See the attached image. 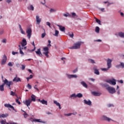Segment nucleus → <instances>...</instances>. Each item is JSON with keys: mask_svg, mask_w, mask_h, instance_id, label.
I'll return each mask as SVG.
<instances>
[{"mask_svg": "<svg viewBox=\"0 0 124 124\" xmlns=\"http://www.w3.org/2000/svg\"><path fill=\"white\" fill-rule=\"evenodd\" d=\"M77 97L81 98V97H83V94L81 93H78V94H77Z\"/></svg>", "mask_w": 124, "mask_h": 124, "instance_id": "29", "label": "nucleus"}, {"mask_svg": "<svg viewBox=\"0 0 124 124\" xmlns=\"http://www.w3.org/2000/svg\"><path fill=\"white\" fill-rule=\"evenodd\" d=\"M120 65H121V67L122 68H124V63L123 62H120Z\"/></svg>", "mask_w": 124, "mask_h": 124, "instance_id": "46", "label": "nucleus"}, {"mask_svg": "<svg viewBox=\"0 0 124 124\" xmlns=\"http://www.w3.org/2000/svg\"><path fill=\"white\" fill-rule=\"evenodd\" d=\"M23 112H24V118H28L29 114H28V113H27V112H26V111H23Z\"/></svg>", "mask_w": 124, "mask_h": 124, "instance_id": "34", "label": "nucleus"}, {"mask_svg": "<svg viewBox=\"0 0 124 124\" xmlns=\"http://www.w3.org/2000/svg\"><path fill=\"white\" fill-rule=\"evenodd\" d=\"M23 103L27 106V107H29L31 105V99L29 98L28 100H26L25 101H23Z\"/></svg>", "mask_w": 124, "mask_h": 124, "instance_id": "5", "label": "nucleus"}, {"mask_svg": "<svg viewBox=\"0 0 124 124\" xmlns=\"http://www.w3.org/2000/svg\"><path fill=\"white\" fill-rule=\"evenodd\" d=\"M92 93L93 95H94V96H100V94H101V93L95 92H92Z\"/></svg>", "mask_w": 124, "mask_h": 124, "instance_id": "17", "label": "nucleus"}, {"mask_svg": "<svg viewBox=\"0 0 124 124\" xmlns=\"http://www.w3.org/2000/svg\"><path fill=\"white\" fill-rule=\"evenodd\" d=\"M4 33V29L0 30V35H2Z\"/></svg>", "mask_w": 124, "mask_h": 124, "instance_id": "33", "label": "nucleus"}, {"mask_svg": "<svg viewBox=\"0 0 124 124\" xmlns=\"http://www.w3.org/2000/svg\"><path fill=\"white\" fill-rule=\"evenodd\" d=\"M21 44L22 46H26V45H27V40L26 39H23L22 42L21 43Z\"/></svg>", "mask_w": 124, "mask_h": 124, "instance_id": "18", "label": "nucleus"}, {"mask_svg": "<svg viewBox=\"0 0 124 124\" xmlns=\"http://www.w3.org/2000/svg\"><path fill=\"white\" fill-rule=\"evenodd\" d=\"M6 1L8 3H10V2H11V1H12V0H6Z\"/></svg>", "mask_w": 124, "mask_h": 124, "instance_id": "56", "label": "nucleus"}, {"mask_svg": "<svg viewBox=\"0 0 124 124\" xmlns=\"http://www.w3.org/2000/svg\"><path fill=\"white\" fill-rule=\"evenodd\" d=\"M54 104H56L57 106L59 107V109H62V107H61V104L60 103L58 102L57 101H54Z\"/></svg>", "mask_w": 124, "mask_h": 124, "instance_id": "20", "label": "nucleus"}, {"mask_svg": "<svg viewBox=\"0 0 124 124\" xmlns=\"http://www.w3.org/2000/svg\"><path fill=\"white\" fill-rule=\"evenodd\" d=\"M121 64H119V65H117L116 66V67H117V68H120V67H121Z\"/></svg>", "mask_w": 124, "mask_h": 124, "instance_id": "60", "label": "nucleus"}, {"mask_svg": "<svg viewBox=\"0 0 124 124\" xmlns=\"http://www.w3.org/2000/svg\"><path fill=\"white\" fill-rule=\"evenodd\" d=\"M43 54L44 55H45L46 58H48L49 57V55H48L49 54V52H43Z\"/></svg>", "mask_w": 124, "mask_h": 124, "instance_id": "37", "label": "nucleus"}, {"mask_svg": "<svg viewBox=\"0 0 124 124\" xmlns=\"http://www.w3.org/2000/svg\"><path fill=\"white\" fill-rule=\"evenodd\" d=\"M112 60L108 59L107 60V66L108 68H102L101 70L102 71H107L109 69V68H111L112 66Z\"/></svg>", "mask_w": 124, "mask_h": 124, "instance_id": "2", "label": "nucleus"}, {"mask_svg": "<svg viewBox=\"0 0 124 124\" xmlns=\"http://www.w3.org/2000/svg\"><path fill=\"white\" fill-rule=\"evenodd\" d=\"M19 30L21 33H22V34H25L26 32L24 31L23 30V29H22V26H21V25L20 24H19Z\"/></svg>", "mask_w": 124, "mask_h": 124, "instance_id": "22", "label": "nucleus"}, {"mask_svg": "<svg viewBox=\"0 0 124 124\" xmlns=\"http://www.w3.org/2000/svg\"><path fill=\"white\" fill-rule=\"evenodd\" d=\"M99 10L102 12H105V8H99Z\"/></svg>", "mask_w": 124, "mask_h": 124, "instance_id": "43", "label": "nucleus"}, {"mask_svg": "<svg viewBox=\"0 0 124 124\" xmlns=\"http://www.w3.org/2000/svg\"><path fill=\"white\" fill-rule=\"evenodd\" d=\"M89 62L91 63H95V62H94V61L93 59H89Z\"/></svg>", "mask_w": 124, "mask_h": 124, "instance_id": "40", "label": "nucleus"}, {"mask_svg": "<svg viewBox=\"0 0 124 124\" xmlns=\"http://www.w3.org/2000/svg\"><path fill=\"white\" fill-rule=\"evenodd\" d=\"M70 97H71V98H72V97H75V98H76V97H77V96L76 94L74 93V94H72V95H71Z\"/></svg>", "mask_w": 124, "mask_h": 124, "instance_id": "39", "label": "nucleus"}, {"mask_svg": "<svg viewBox=\"0 0 124 124\" xmlns=\"http://www.w3.org/2000/svg\"><path fill=\"white\" fill-rule=\"evenodd\" d=\"M7 61V57L6 56L4 55L3 59L1 60V64L3 65V64H5L6 63V62Z\"/></svg>", "mask_w": 124, "mask_h": 124, "instance_id": "8", "label": "nucleus"}, {"mask_svg": "<svg viewBox=\"0 0 124 124\" xmlns=\"http://www.w3.org/2000/svg\"><path fill=\"white\" fill-rule=\"evenodd\" d=\"M3 82L4 83L0 86V91H1V92H3V91H4L5 85L7 86L9 90H12V89H11V85H13V82L12 81H8V80L6 78Z\"/></svg>", "mask_w": 124, "mask_h": 124, "instance_id": "1", "label": "nucleus"}, {"mask_svg": "<svg viewBox=\"0 0 124 124\" xmlns=\"http://www.w3.org/2000/svg\"><path fill=\"white\" fill-rule=\"evenodd\" d=\"M93 70L94 71V74H96V75H99V71L96 68V67H94L93 68Z\"/></svg>", "mask_w": 124, "mask_h": 124, "instance_id": "19", "label": "nucleus"}, {"mask_svg": "<svg viewBox=\"0 0 124 124\" xmlns=\"http://www.w3.org/2000/svg\"><path fill=\"white\" fill-rule=\"evenodd\" d=\"M16 103H18V104L19 105H20L21 104V102L19 101V100H18V99H16Z\"/></svg>", "mask_w": 124, "mask_h": 124, "instance_id": "44", "label": "nucleus"}, {"mask_svg": "<svg viewBox=\"0 0 124 124\" xmlns=\"http://www.w3.org/2000/svg\"><path fill=\"white\" fill-rule=\"evenodd\" d=\"M46 25H47V26H48L49 28H50V29L52 28V27H51V23H50V22H47Z\"/></svg>", "mask_w": 124, "mask_h": 124, "instance_id": "42", "label": "nucleus"}, {"mask_svg": "<svg viewBox=\"0 0 124 124\" xmlns=\"http://www.w3.org/2000/svg\"><path fill=\"white\" fill-rule=\"evenodd\" d=\"M25 46H21V47L19 48V53L21 55H22V56H24V55H25V53H24V52H23V50H24V48Z\"/></svg>", "mask_w": 124, "mask_h": 124, "instance_id": "13", "label": "nucleus"}, {"mask_svg": "<svg viewBox=\"0 0 124 124\" xmlns=\"http://www.w3.org/2000/svg\"><path fill=\"white\" fill-rule=\"evenodd\" d=\"M106 82L107 83H109L110 85H113V86H115L116 85V79H113L112 80H106Z\"/></svg>", "mask_w": 124, "mask_h": 124, "instance_id": "7", "label": "nucleus"}, {"mask_svg": "<svg viewBox=\"0 0 124 124\" xmlns=\"http://www.w3.org/2000/svg\"><path fill=\"white\" fill-rule=\"evenodd\" d=\"M106 89L109 93L113 94V93H116V89L113 87L108 86Z\"/></svg>", "mask_w": 124, "mask_h": 124, "instance_id": "4", "label": "nucleus"}, {"mask_svg": "<svg viewBox=\"0 0 124 124\" xmlns=\"http://www.w3.org/2000/svg\"><path fill=\"white\" fill-rule=\"evenodd\" d=\"M13 81L17 83V82H22V80H21V78H20L17 77V75H16L14 79H13Z\"/></svg>", "mask_w": 124, "mask_h": 124, "instance_id": "10", "label": "nucleus"}, {"mask_svg": "<svg viewBox=\"0 0 124 124\" xmlns=\"http://www.w3.org/2000/svg\"><path fill=\"white\" fill-rule=\"evenodd\" d=\"M118 35L120 37H122V38H124V32H119L118 33Z\"/></svg>", "mask_w": 124, "mask_h": 124, "instance_id": "26", "label": "nucleus"}, {"mask_svg": "<svg viewBox=\"0 0 124 124\" xmlns=\"http://www.w3.org/2000/svg\"><path fill=\"white\" fill-rule=\"evenodd\" d=\"M1 124H5L6 123V120H2L0 122Z\"/></svg>", "mask_w": 124, "mask_h": 124, "instance_id": "38", "label": "nucleus"}, {"mask_svg": "<svg viewBox=\"0 0 124 124\" xmlns=\"http://www.w3.org/2000/svg\"><path fill=\"white\" fill-rule=\"evenodd\" d=\"M45 35H46V33H43L42 34V38H44V37H45Z\"/></svg>", "mask_w": 124, "mask_h": 124, "instance_id": "53", "label": "nucleus"}, {"mask_svg": "<svg viewBox=\"0 0 124 124\" xmlns=\"http://www.w3.org/2000/svg\"><path fill=\"white\" fill-rule=\"evenodd\" d=\"M104 120H105L106 121H108V122H110V121H112V122H114L113 120L111 119H110L106 116H103V117Z\"/></svg>", "mask_w": 124, "mask_h": 124, "instance_id": "23", "label": "nucleus"}, {"mask_svg": "<svg viewBox=\"0 0 124 124\" xmlns=\"http://www.w3.org/2000/svg\"><path fill=\"white\" fill-rule=\"evenodd\" d=\"M37 85H35V86L34 87V88L36 90L37 92H39V89H38V88H37Z\"/></svg>", "mask_w": 124, "mask_h": 124, "instance_id": "48", "label": "nucleus"}, {"mask_svg": "<svg viewBox=\"0 0 124 124\" xmlns=\"http://www.w3.org/2000/svg\"><path fill=\"white\" fill-rule=\"evenodd\" d=\"M67 76L69 79H71V78H77L78 76L77 75H67Z\"/></svg>", "mask_w": 124, "mask_h": 124, "instance_id": "12", "label": "nucleus"}, {"mask_svg": "<svg viewBox=\"0 0 124 124\" xmlns=\"http://www.w3.org/2000/svg\"><path fill=\"white\" fill-rule=\"evenodd\" d=\"M95 31L97 33H98L99 32V27H96Z\"/></svg>", "mask_w": 124, "mask_h": 124, "instance_id": "41", "label": "nucleus"}, {"mask_svg": "<svg viewBox=\"0 0 124 124\" xmlns=\"http://www.w3.org/2000/svg\"><path fill=\"white\" fill-rule=\"evenodd\" d=\"M31 102L33 101V102H35V99H36V97H35V95L32 94L31 95Z\"/></svg>", "mask_w": 124, "mask_h": 124, "instance_id": "21", "label": "nucleus"}, {"mask_svg": "<svg viewBox=\"0 0 124 124\" xmlns=\"http://www.w3.org/2000/svg\"><path fill=\"white\" fill-rule=\"evenodd\" d=\"M78 71V68H76L75 70L73 71V73H76Z\"/></svg>", "mask_w": 124, "mask_h": 124, "instance_id": "49", "label": "nucleus"}, {"mask_svg": "<svg viewBox=\"0 0 124 124\" xmlns=\"http://www.w3.org/2000/svg\"><path fill=\"white\" fill-rule=\"evenodd\" d=\"M69 36H70V37H71V38H73V37L74 36V34H73V33H72V34H69Z\"/></svg>", "mask_w": 124, "mask_h": 124, "instance_id": "50", "label": "nucleus"}, {"mask_svg": "<svg viewBox=\"0 0 124 124\" xmlns=\"http://www.w3.org/2000/svg\"><path fill=\"white\" fill-rule=\"evenodd\" d=\"M41 103L42 104H44L45 105H48V103H47V101H45V100H41Z\"/></svg>", "mask_w": 124, "mask_h": 124, "instance_id": "27", "label": "nucleus"}, {"mask_svg": "<svg viewBox=\"0 0 124 124\" xmlns=\"http://www.w3.org/2000/svg\"><path fill=\"white\" fill-rule=\"evenodd\" d=\"M8 116V114H0V118H6V117Z\"/></svg>", "mask_w": 124, "mask_h": 124, "instance_id": "28", "label": "nucleus"}, {"mask_svg": "<svg viewBox=\"0 0 124 124\" xmlns=\"http://www.w3.org/2000/svg\"><path fill=\"white\" fill-rule=\"evenodd\" d=\"M33 77V76H32V75H31L29 77L27 78V81H29V80H30V79H32Z\"/></svg>", "mask_w": 124, "mask_h": 124, "instance_id": "36", "label": "nucleus"}, {"mask_svg": "<svg viewBox=\"0 0 124 124\" xmlns=\"http://www.w3.org/2000/svg\"><path fill=\"white\" fill-rule=\"evenodd\" d=\"M72 16H76V14L75 13H72Z\"/></svg>", "mask_w": 124, "mask_h": 124, "instance_id": "62", "label": "nucleus"}, {"mask_svg": "<svg viewBox=\"0 0 124 124\" xmlns=\"http://www.w3.org/2000/svg\"><path fill=\"white\" fill-rule=\"evenodd\" d=\"M50 13H53V12H56V10L54 9H50Z\"/></svg>", "mask_w": 124, "mask_h": 124, "instance_id": "45", "label": "nucleus"}, {"mask_svg": "<svg viewBox=\"0 0 124 124\" xmlns=\"http://www.w3.org/2000/svg\"><path fill=\"white\" fill-rule=\"evenodd\" d=\"M8 65L9 66H13V64H12V62H9L8 63Z\"/></svg>", "mask_w": 124, "mask_h": 124, "instance_id": "52", "label": "nucleus"}, {"mask_svg": "<svg viewBox=\"0 0 124 124\" xmlns=\"http://www.w3.org/2000/svg\"><path fill=\"white\" fill-rule=\"evenodd\" d=\"M96 23H98V24H99V25H101V24H100L101 22L99 19L96 18Z\"/></svg>", "mask_w": 124, "mask_h": 124, "instance_id": "47", "label": "nucleus"}, {"mask_svg": "<svg viewBox=\"0 0 124 124\" xmlns=\"http://www.w3.org/2000/svg\"><path fill=\"white\" fill-rule=\"evenodd\" d=\"M11 95H12L13 96H17V94L13 92V91H11Z\"/></svg>", "mask_w": 124, "mask_h": 124, "instance_id": "35", "label": "nucleus"}, {"mask_svg": "<svg viewBox=\"0 0 124 124\" xmlns=\"http://www.w3.org/2000/svg\"><path fill=\"white\" fill-rule=\"evenodd\" d=\"M43 50L45 51V52H49V48H48V47H44L43 48Z\"/></svg>", "mask_w": 124, "mask_h": 124, "instance_id": "32", "label": "nucleus"}, {"mask_svg": "<svg viewBox=\"0 0 124 124\" xmlns=\"http://www.w3.org/2000/svg\"><path fill=\"white\" fill-rule=\"evenodd\" d=\"M28 71L30 72V73H32V71L31 69H29Z\"/></svg>", "mask_w": 124, "mask_h": 124, "instance_id": "64", "label": "nucleus"}, {"mask_svg": "<svg viewBox=\"0 0 124 124\" xmlns=\"http://www.w3.org/2000/svg\"><path fill=\"white\" fill-rule=\"evenodd\" d=\"M63 16H70V15H69V14L66 13V14H64Z\"/></svg>", "mask_w": 124, "mask_h": 124, "instance_id": "57", "label": "nucleus"}, {"mask_svg": "<svg viewBox=\"0 0 124 124\" xmlns=\"http://www.w3.org/2000/svg\"><path fill=\"white\" fill-rule=\"evenodd\" d=\"M26 33H27V36H28V38L30 39L31 38V28H29L26 31Z\"/></svg>", "mask_w": 124, "mask_h": 124, "instance_id": "6", "label": "nucleus"}, {"mask_svg": "<svg viewBox=\"0 0 124 124\" xmlns=\"http://www.w3.org/2000/svg\"><path fill=\"white\" fill-rule=\"evenodd\" d=\"M41 49L40 48H38L37 49V51H35V53L36 54L38 55L39 56V57H42V56H43L42 55V53H41Z\"/></svg>", "mask_w": 124, "mask_h": 124, "instance_id": "11", "label": "nucleus"}, {"mask_svg": "<svg viewBox=\"0 0 124 124\" xmlns=\"http://www.w3.org/2000/svg\"><path fill=\"white\" fill-rule=\"evenodd\" d=\"M59 31L58 30H55V33L53 34V35H54V36H59Z\"/></svg>", "mask_w": 124, "mask_h": 124, "instance_id": "31", "label": "nucleus"}, {"mask_svg": "<svg viewBox=\"0 0 124 124\" xmlns=\"http://www.w3.org/2000/svg\"><path fill=\"white\" fill-rule=\"evenodd\" d=\"M112 106H114L113 104H108V107H112Z\"/></svg>", "mask_w": 124, "mask_h": 124, "instance_id": "61", "label": "nucleus"}, {"mask_svg": "<svg viewBox=\"0 0 124 124\" xmlns=\"http://www.w3.org/2000/svg\"><path fill=\"white\" fill-rule=\"evenodd\" d=\"M21 66H22L21 69L22 70H24L26 68V66L24 65H22Z\"/></svg>", "mask_w": 124, "mask_h": 124, "instance_id": "54", "label": "nucleus"}, {"mask_svg": "<svg viewBox=\"0 0 124 124\" xmlns=\"http://www.w3.org/2000/svg\"><path fill=\"white\" fill-rule=\"evenodd\" d=\"M80 84H81V85H82V86L84 87V88H88V85H87V83H86L85 81H81L80 82Z\"/></svg>", "mask_w": 124, "mask_h": 124, "instance_id": "25", "label": "nucleus"}, {"mask_svg": "<svg viewBox=\"0 0 124 124\" xmlns=\"http://www.w3.org/2000/svg\"><path fill=\"white\" fill-rule=\"evenodd\" d=\"M84 103L85 104H86L87 105H89V106H91L92 105V101L91 100H89V101H87L86 100H84Z\"/></svg>", "mask_w": 124, "mask_h": 124, "instance_id": "14", "label": "nucleus"}, {"mask_svg": "<svg viewBox=\"0 0 124 124\" xmlns=\"http://www.w3.org/2000/svg\"><path fill=\"white\" fill-rule=\"evenodd\" d=\"M73 113H68L67 114H66V116H71V115H72Z\"/></svg>", "mask_w": 124, "mask_h": 124, "instance_id": "63", "label": "nucleus"}, {"mask_svg": "<svg viewBox=\"0 0 124 124\" xmlns=\"http://www.w3.org/2000/svg\"><path fill=\"white\" fill-rule=\"evenodd\" d=\"M81 44H82L81 42H78L76 43H75L74 44V46L71 47H70V49H80V47Z\"/></svg>", "mask_w": 124, "mask_h": 124, "instance_id": "3", "label": "nucleus"}, {"mask_svg": "<svg viewBox=\"0 0 124 124\" xmlns=\"http://www.w3.org/2000/svg\"><path fill=\"white\" fill-rule=\"evenodd\" d=\"M16 54H18V52H14V51L12 52V55H16Z\"/></svg>", "mask_w": 124, "mask_h": 124, "instance_id": "58", "label": "nucleus"}, {"mask_svg": "<svg viewBox=\"0 0 124 124\" xmlns=\"http://www.w3.org/2000/svg\"><path fill=\"white\" fill-rule=\"evenodd\" d=\"M5 107H6L7 108H11L14 111H16V109L14 108V106H12L11 105L9 104H5L4 105Z\"/></svg>", "mask_w": 124, "mask_h": 124, "instance_id": "9", "label": "nucleus"}, {"mask_svg": "<svg viewBox=\"0 0 124 124\" xmlns=\"http://www.w3.org/2000/svg\"><path fill=\"white\" fill-rule=\"evenodd\" d=\"M57 26H58V27H59V28L60 31H65V27H63L62 25H58Z\"/></svg>", "mask_w": 124, "mask_h": 124, "instance_id": "16", "label": "nucleus"}, {"mask_svg": "<svg viewBox=\"0 0 124 124\" xmlns=\"http://www.w3.org/2000/svg\"><path fill=\"white\" fill-rule=\"evenodd\" d=\"M28 9L29 10H31L32 11H33L34 9V7H33V6H32V5H30L28 7Z\"/></svg>", "mask_w": 124, "mask_h": 124, "instance_id": "24", "label": "nucleus"}, {"mask_svg": "<svg viewBox=\"0 0 124 124\" xmlns=\"http://www.w3.org/2000/svg\"><path fill=\"white\" fill-rule=\"evenodd\" d=\"M27 88H28V89L31 90V85L30 84H28Z\"/></svg>", "mask_w": 124, "mask_h": 124, "instance_id": "51", "label": "nucleus"}, {"mask_svg": "<svg viewBox=\"0 0 124 124\" xmlns=\"http://www.w3.org/2000/svg\"><path fill=\"white\" fill-rule=\"evenodd\" d=\"M36 21L37 24L38 25H39V24H40V23L41 22V18H40L39 16H37L36 18Z\"/></svg>", "mask_w": 124, "mask_h": 124, "instance_id": "15", "label": "nucleus"}, {"mask_svg": "<svg viewBox=\"0 0 124 124\" xmlns=\"http://www.w3.org/2000/svg\"><path fill=\"white\" fill-rule=\"evenodd\" d=\"M33 122H35L36 123H42L41 120L40 119H33Z\"/></svg>", "mask_w": 124, "mask_h": 124, "instance_id": "30", "label": "nucleus"}, {"mask_svg": "<svg viewBox=\"0 0 124 124\" xmlns=\"http://www.w3.org/2000/svg\"><path fill=\"white\" fill-rule=\"evenodd\" d=\"M118 82L121 84H124V81L123 80H118Z\"/></svg>", "mask_w": 124, "mask_h": 124, "instance_id": "59", "label": "nucleus"}, {"mask_svg": "<svg viewBox=\"0 0 124 124\" xmlns=\"http://www.w3.org/2000/svg\"><path fill=\"white\" fill-rule=\"evenodd\" d=\"M2 43H6V39H4L2 40Z\"/></svg>", "mask_w": 124, "mask_h": 124, "instance_id": "55", "label": "nucleus"}]
</instances>
